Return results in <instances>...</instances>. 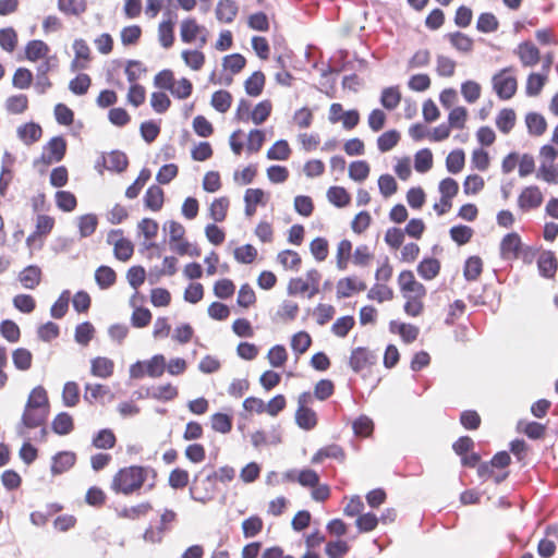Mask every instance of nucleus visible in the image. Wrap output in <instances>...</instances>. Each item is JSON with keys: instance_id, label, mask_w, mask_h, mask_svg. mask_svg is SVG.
Instances as JSON below:
<instances>
[{"instance_id": "1", "label": "nucleus", "mask_w": 558, "mask_h": 558, "mask_svg": "<svg viewBox=\"0 0 558 558\" xmlns=\"http://www.w3.org/2000/svg\"><path fill=\"white\" fill-rule=\"evenodd\" d=\"M147 475V469L132 465L121 469L113 477L112 489L117 493L130 495L140 489Z\"/></svg>"}, {"instance_id": "2", "label": "nucleus", "mask_w": 558, "mask_h": 558, "mask_svg": "<svg viewBox=\"0 0 558 558\" xmlns=\"http://www.w3.org/2000/svg\"><path fill=\"white\" fill-rule=\"evenodd\" d=\"M216 492V474H208L202 477V473L195 475L193 485L190 487L191 498L195 501L206 504L211 500Z\"/></svg>"}, {"instance_id": "3", "label": "nucleus", "mask_w": 558, "mask_h": 558, "mask_svg": "<svg viewBox=\"0 0 558 558\" xmlns=\"http://www.w3.org/2000/svg\"><path fill=\"white\" fill-rule=\"evenodd\" d=\"M48 415L49 412L47 411L25 405L21 421L16 425V434L24 439H28L27 429L44 426Z\"/></svg>"}, {"instance_id": "4", "label": "nucleus", "mask_w": 558, "mask_h": 558, "mask_svg": "<svg viewBox=\"0 0 558 558\" xmlns=\"http://www.w3.org/2000/svg\"><path fill=\"white\" fill-rule=\"evenodd\" d=\"M511 68H505L496 73L493 78V88L500 99L507 100L514 96L517 92V80L509 75Z\"/></svg>"}, {"instance_id": "5", "label": "nucleus", "mask_w": 558, "mask_h": 558, "mask_svg": "<svg viewBox=\"0 0 558 558\" xmlns=\"http://www.w3.org/2000/svg\"><path fill=\"white\" fill-rule=\"evenodd\" d=\"M66 151V142L61 136L52 137L44 147L43 154L38 160L34 162L35 166L43 163L49 166L59 162L63 159Z\"/></svg>"}, {"instance_id": "6", "label": "nucleus", "mask_w": 558, "mask_h": 558, "mask_svg": "<svg viewBox=\"0 0 558 558\" xmlns=\"http://www.w3.org/2000/svg\"><path fill=\"white\" fill-rule=\"evenodd\" d=\"M107 243L113 245V253L117 259L126 262L134 252V246L131 241L123 238L121 229L111 230L107 235Z\"/></svg>"}, {"instance_id": "7", "label": "nucleus", "mask_w": 558, "mask_h": 558, "mask_svg": "<svg viewBox=\"0 0 558 558\" xmlns=\"http://www.w3.org/2000/svg\"><path fill=\"white\" fill-rule=\"evenodd\" d=\"M377 355L363 347H359L352 350L349 365L354 373H360L364 368H367L376 363Z\"/></svg>"}, {"instance_id": "8", "label": "nucleus", "mask_w": 558, "mask_h": 558, "mask_svg": "<svg viewBox=\"0 0 558 558\" xmlns=\"http://www.w3.org/2000/svg\"><path fill=\"white\" fill-rule=\"evenodd\" d=\"M398 283L403 296H425V287L415 280L411 270H403L398 277Z\"/></svg>"}, {"instance_id": "9", "label": "nucleus", "mask_w": 558, "mask_h": 558, "mask_svg": "<svg viewBox=\"0 0 558 558\" xmlns=\"http://www.w3.org/2000/svg\"><path fill=\"white\" fill-rule=\"evenodd\" d=\"M438 189L441 194L440 202L444 204V208L438 209L439 204H435L434 209L438 215H444L451 207V199L458 194L459 185L454 179L446 178L440 181Z\"/></svg>"}, {"instance_id": "10", "label": "nucleus", "mask_w": 558, "mask_h": 558, "mask_svg": "<svg viewBox=\"0 0 558 558\" xmlns=\"http://www.w3.org/2000/svg\"><path fill=\"white\" fill-rule=\"evenodd\" d=\"M544 196L536 185H530L522 190L518 197V206L523 211L538 208L543 203Z\"/></svg>"}, {"instance_id": "11", "label": "nucleus", "mask_w": 558, "mask_h": 558, "mask_svg": "<svg viewBox=\"0 0 558 558\" xmlns=\"http://www.w3.org/2000/svg\"><path fill=\"white\" fill-rule=\"evenodd\" d=\"M515 54L525 68H531L539 62L541 54L538 48L531 41H523L518 45Z\"/></svg>"}, {"instance_id": "12", "label": "nucleus", "mask_w": 558, "mask_h": 558, "mask_svg": "<svg viewBox=\"0 0 558 558\" xmlns=\"http://www.w3.org/2000/svg\"><path fill=\"white\" fill-rule=\"evenodd\" d=\"M521 248V239L518 233L512 232L505 235L500 243V256L504 259L517 258Z\"/></svg>"}, {"instance_id": "13", "label": "nucleus", "mask_w": 558, "mask_h": 558, "mask_svg": "<svg viewBox=\"0 0 558 558\" xmlns=\"http://www.w3.org/2000/svg\"><path fill=\"white\" fill-rule=\"evenodd\" d=\"M76 461V456L72 451H60L52 457L51 473L59 475L70 470Z\"/></svg>"}, {"instance_id": "14", "label": "nucleus", "mask_w": 558, "mask_h": 558, "mask_svg": "<svg viewBox=\"0 0 558 558\" xmlns=\"http://www.w3.org/2000/svg\"><path fill=\"white\" fill-rule=\"evenodd\" d=\"M366 284L356 278L347 277L340 279L337 283V296L339 299L349 298L353 292L364 291Z\"/></svg>"}, {"instance_id": "15", "label": "nucleus", "mask_w": 558, "mask_h": 558, "mask_svg": "<svg viewBox=\"0 0 558 558\" xmlns=\"http://www.w3.org/2000/svg\"><path fill=\"white\" fill-rule=\"evenodd\" d=\"M17 137L25 144L32 145L37 142L43 134L41 126L37 123L29 122L20 125L16 130Z\"/></svg>"}, {"instance_id": "16", "label": "nucleus", "mask_w": 558, "mask_h": 558, "mask_svg": "<svg viewBox=\"0 0 558 558\" xmlns=\"http://www.w3.org/2000/svg\"><path fill=\"white\" fill-rule=\"evenodd\" d=\"M102 159L107 170L119 173L123 172L129 165L126 155L120 150H113L107 156H104Z\"/></svg>"}, {"instance_id": "17", "label": "nucleus", "mask_w": 558, "mask_h": 558, "mask_svg": "<svg viewBox=\"0 0 558 558\" xmlns=\"http://www.w3.org/2000/svg\"><path fill=\"white\" fill-rule=\"evenodd\" d=\"M239 12V7L234 0H220L216 8V17L220 22L231 23Z\"/></svg>"}, {"instance_id": "18", "label": "nucleus", "mask_w": 558, "mask_h": 558, "mask_svg": "<svg viewBox=\"0 0 558 558\" xmlns=\"http://www.w3.org/2000/svg\"><path fill=\"white\" fill-rule=\"evenodd\" d=\"M145 396L158 401H170L178 396V389L171 384H165L147 388Z\"/></svg>"}, {"instance_id": "19", "label": "nucleus", "mask_w": 558, "mask_h": 558, "mask_svg": "<svg viewBox=\"0 0 558 558\" xmlns=\"http://www.w3.org/2000/svg\"><path fill=\"white\" fill-rule=\"evenodd\" d=\"M539 274L545 278H551L557 270V259L551 251L541 253L537 259Z\"/></svg>"}, {"instance_id": "20", "label": "nucleus", "mask_w": 558, "mask_h": 558, "mask_svg": "<svg viewBox=\"0 0 558 558\" xmlns=\"http://www.w3.org/2000/svg\"><path fill=\"white\" fill-rule=\"evenodd\" d=\"M203 32L205 28L198 25L194 19H185L181 22L180 36L183 43H193Z\"/></svg>"}, {"instance_id": "21", "label": "nucleus", "mask_w": 558, "mask_h": 558, "mask_svg": "<svg viewBox=\"0 0 558 558\" xmlns=\"http://www.w3.org/2000/svg\"><path fill=\"white\" fill-rule=\"evenodd\" d=\"M527 132L533 136H542L547 129V122L544 116L537 112H529L525 116Z\"/></svg>"}, {"instance_id": "22", "label": "nucleus", "mask_w": 558, "mask_h": 558, "mask_svg": "<svg viewBox=\"0 0 558 558\" xmlns=\"http://www.w3.org/2000/svg\"><path fill=\"white\" fill-rule=\"evenodd\" d=\"M25 405L49 412V400L46 389L43 386L35 387L28 395Z\"/></svg>"}, {"instance_id": "23", "label": "nucleus", "mask_w": 558, "mask_h": 558, "mask_svg": "<svg viewBox=\"0 0 558 558\" xmlns=\"http://www.w3.org/2000/svg\"><path fill=\"white\" fill-rule=\"evenodd\" d=\"M295 423L304 430H312L317 425V414L311 408L296 409Z\"/></svg>"}, {"instance_id": "24", "label": "nucleus", "mask_w": 558, "mask_h": 558, "mask_svg": "<svg viewBox=\"0 0 558 558\" xmlns=\"http://www.w3.org/2000/svg\"><path fill=\"white\" fill-rule=\"evenodd\" d=\"M440 271V262L433 257L424 258L417 265V274L424 280H432L438 276Z\"/></svg>"}, {"instance_id": "25", "label": "nucleus", "mask_w": 558, "mask_h": 558, "mask_svg": "<svg viewBox=\"0 0 558 558\" xmlns=\"http://www.w3.org/2000/svg\"><path fill=\"white\" fill-rule=\"evenodd\" d=\"M325 459H336L339 461L344 460L343 449L336 444L320 448L312 458V463H320Z\"/></svg>"}, {"instance_id": "26", "label": "nucleus", "mask_w": 558, "mask_h": 558, "mask_svg": "<svg viewBox=\"0 0 558 558\" xmlns=\"http://www.w3.org/2000/svg\"><path fill=\"white\" fill-rule=\"evenodd\" d=\"M144 204L153 211H158L163 205V191L158 185H151L147 189L144 196Z\"/></svg>"}, {"instance_id": "27", "label": "nucleus", "mask_w": 558, "mask_h": 558, "mask_svg": "<svg viewBox=\"0 0 558 558\" xmlns=\"http://www.w3.org/2000/svg\"><path fill=\"white\" fill-rule=\"evenodd\" d=\"M40 277H41L40 268L37 266H34V265H31L21 271L19 279L24 288L33 290L39 284Z\"/></svg>"}, {"instance_id": "28", "label": "nucleus", "mask_w": 558, "mask_h": 558, "mask_svg": "<svg viewBox=\"0 0 558 558\" xmlns=\"http://www.w3.org/2000/svg\"><path fill=\"white\" fill-rule=\"evenodd\" d=\"M58 9L65 15L80 16L86 9V0H58Z\"/></svg>"}, {"instance_id": "29", "label": "nucleus", "mask_w": 558, "mask_h": 558, "mask_svg": "<svg viewBox=\"0 0 558 558\" xmlns=\"http://www.w3.org/2000/svg\"><path fill=\"white\" fill-rule=\"evenodd\" d=\"M49 52L48 45L39 39L31 40L25 47V56L29 61L45 58Z\"/></svg>"}, {"instance_id": "30", "label": "nucleus", "mask_w": 558, "mask_h": 558, "mask_svg": "<svg viewBox=\"0 0 558 558\" xmlns=\"http://www.w3.org/2000/svg\"><path fill=\"white\" fill-rule=\"evenodd\" d=\"M114 364L108 357H96L92 360L90 372L94 376L107 378L112 375Z\"/></svg>"}, {"instance_id": "31", "label": "nucleus", "mask_w": 558, "mask_h": 558, "mask_svg": "<svg viewBox=\"0 0 558 558\" xmlns=\"http://www.w3.org/2000/svg\"><path fill=\"white\" fill-rule=\"evenodd\" d=\"M401 101L398 86L386 87L381 92L380 104L387 110L396 109Z\"/></svg>"}, {"instance_id": "32", "label": "nucleus", "mask_w": 558, "mask_h": 558, "mask_svg": "<svg viewBox=\"0 0 558 558\" xmlns=\"http://www.w3.org/2000/svg\"><path fill=\"white\" fill-rule=\"evenodd\" d=\"M144 362L147 376L158 378L163 375L166 371V357L162 354H155L151 359Z\"/></svg>"}, {"instance_id": "33", "label": "nucleus", "mask_w": 558, "mask_h": 558, "mask_svg": "<svg viewBox=\"0 0 558 558\" xmlns=\"http://www.w3.org/2000/svg\"><path fill=\"white\" fill-rule=\"evenodd\" d=\"M547 82L546 73H531L526 80L525 93L527 96L535 97L539 95Z\"/></svg>"}, {"instance_id": "34", "label": "nucleus", "mask_w": 558, "mask_h": 558, "mask_svg": "<svg viewBox=\"0 0 558 558\" xmlns=\"http://www.w3.org/2000/svg\"><path fill=\"white\" fill-rule=\"evenodd\" d=\"M265 85V75L260 71L254 72L244 83L247 95L257 97L262 94Z\"/></svg>"}, {"instance_id": "35", "label": "nucleus", "mask_w": 558, "mask_h": 558, "mask_svg": "<svg viewBox=\"0 0 558 558\" xmlns=\"http://www.w3.org/2000/svg\"><path fill=\"white\" fill-rule=\"evenodd\" d=\"M95 280L100 289H108L117 280L116 271L109 266H100L95 271Z\"/></svg>"}, {"instance_id": "36", "label": "nucleus", "mask_w": 558, "mask_h": 558, "mask_svg": "<svg viewBox=\"0 0 558 558\" xmlns=\"http://www.w3.org/2000/svg\"><path fill=\"white\" fill-rule=\"evenodd\" d=\"M52 430L58 435H68L73 430V420L66 412L59 413L52 421Z\"/></svg>"}, {"instance_id": "37", "label": "nucleus", "mask_w": 558, "mask_h": 558, "mask_svg": "<svg viewBox=\"0 0 558 558\" xmlns=\"http://www.w3.org/2000/svg\"><path fill=\"white\" fill-rule=\"evenodd\" d=\"M465 163V155L462 149H454L446 158V168L448 172L457 174L462 171Z\"/></svg>"}, {"instance_id": "38", "label": "nucleus", "mask_w": 558, "mask_h": 558, "mask_svg": "<svg viewBox=\"0 0 558 558\" xmlns=\"http://www.w3.org/2000/svg\"><path fill=\"white\" fill-rule=\"evenodd\" d=\"M450 44L461 52H470L473 49V39L461 32H454L447 35Z\"/></svg>"}, {"instance_id": "39", "label": "nucleus", "mask_w": 558, "mask_h": 558, "mask_svg": "<svg viewBox=\"0 0 558 558\" xmlns=\"http://www.w3.org/2000/svg\"><path fill=\"white\" fill-rule=\"evenodd\" d=\"M514 123L515 112L512 109H502L496 118V125L504 134H508L513 129Z\"/></svg>"}, {"instance_id": "40", "label": "nucleus", "mask_w": 558, "mask_h": 558, "mask_svg": "<svg viewBox=\"0 0 558 558\" xmlns=\"http://www.w3.org/2000/svg\"><path fill=\"white\" fill-rule=\"evenodd\" d=\"M4 107L12 114H21L28 107L27 96L23 94L10 96L7 98Z\"/></svg>"}, {"instance_id": "41", "label": "nucleus", "mask_w": 558, "mask_h": 558, "mask_svg": "<svg viewBox=\"0 0 558 558\" xmlns=\"http://www.w3.org/2000/svg\"><path fill=\"white\" fill-rule=\"evenodd\" d=\"M499 22L497 17L489 12H485L480 14L477 22H476V29L481 33L487 34V33H494L498 29Z\"/></svg>"}, {"instance_id": "42", "label": "nucleus", "mask_w": 558, "mask_h": 558, "mask_svg": "<svg viewBox=\"0 0 558 558\" xmlns=\"http://www.w3.org/2000/svg\"><path fill=\"white\" fill-rule=\"evenodd\" d=\"M98 219L94 214H86L78 218L77 227L81 238H87L92 235L97 228Z\"/></svg>"}, {"instance_id": "43", "label": "nucleus", "mask_w": 558, "mask_h": 558, "mask_svg": "<svg viewBox=\"0 0 558 558\" xmlns=\"http://www.w3.org/2000/svg\"><path fill=\"white\" fill-rule=\"evenodd\" d=\"M291 154L290 146L286 140L277 141L267 151L270 160H287Z\"/></svg>"}, {"instance_id": "44", "label": "nucleus", "mask_w": 558, "mask_h": 558, "mask_svg": "<svg viewBox=\"0 0 558 558\" xmlns=\"http://www.w3.org/2000/svg\"><path fill=\"white\" fill-rule=\"evenodd\" d=\"M32 360L33 355L27 349L19 348L12 353L13 364L19 371H28L32 366Z\"/></svg>"}, {"instance_id": "45", "label": "nucleus", "mask_w": 558, "mask_h": 558, "mask_svg": "<svg viewBox=\"0 0 558 558\" xmlns=\"http://www.w3.org/2000/svg\"><path fill=\"white\" fill-rule=\"evenodd\" d=\"M229 199L227 197L216 198L209 207V216L216 222H221L227 216Z\"/></svg>"}, {"instance_id": "46", "label": "nucleus", "mask_w": 558, "mask_h": 558, "mask_svg": "<svg viewBox=\"0 0 558 558\" xmlns=\"http://www.w3.org/2000/svg\"><path fill=\"white\" fill-rule=\"evenodd\" d=\"M150 170L147 168H144L141 170L137 179L131 184L126 191L125 196L130 199L136 198L143 189V186L147 183V181L150 179Z\"/></svg>"}, {"instance_id": "47", "label": "nucleus", "mask_w": 558, "mask_h": 558, "mask_svg": "<svg viewBox=\"0 0 558 558\" xmlns=\"http://www.w3.org/2000/svg\"><path fill=\"white\" fill-rule=\"evenodd\" d=\"M211 106L219 112H227L232 104V96L227 90L215 92L211 96Z\"/></svg>"}, {"instance_id": "48", "label": "nucleus", "mask_w": 558, "mask_h": 558, "mask_svg": "<svg viewBox=\"0 0 558 558\" xmlns=\"http://www.w3.org/2000/svg\"><path fill=\"white\" fill-rule=\"evenodd\" d=\"M433 166V154L428 148L418 150L414 156V168L420 173L427 172Z\"/></svg>"}, {"instance_id": "49", "label": "nucleus", "mask_w": 558, "mask_h": 558, "mask_svg": "<svg viewBox=\"0 0 558 558\" xmlns=\"http://www.w3.org/2000/svg\"><path fill=\"white\" fill-rule=\"evenodd\" d=\"M151 510L149 502H143L133 507H125L119 511L120 518L136 520L141 517L146 515Z\"/></svg>"}, {"instance_id": "50", "label": "nucleus", "mask_w": 558, "mask_h": 558, "mask_svg": "<svg viewBox=\"0 0 558 558\" xmlns=\"http://www.w3.org/2000/svg\"><path fill=\"white\" fill-rule=\"evenodd\" d=\"M93 445L98 449H111L116 445V436L111 429H101L93 438Z\"/></svg>"}, {"instance_id": "51", "label": "nucleus", "mask_w": 558, "mask_h": 558, "mask_svg": "<svg viewBox=\"0 0 558 558\" xmlns=\"http://www.w3.org/2000/svg\"><path fill=\"white\" fill-rule=\"evenodd\" d=\"M57 206L66 213L73 211L77 205L76 197L69 191H58L56 193Z\"/></svg>"}, {"instance_id": "52", "label": "nucleus", "mask_w": 558, "mask_h": 558, "mask_svg": "<svg viewBox=\"0 0 558 558\" xmlns=\"http://www.w3.org/2000/svg\"><path fill=\"white\" fill-rule=\"evenodd\" d=\"M158 38L163 48H169L173 45V22L171 19L159 24Z\"/></svg>"}, {"instance_id": "53", "label": "nucleus", "mask_w": 558, "mask_h": 558, "mask_svg": "<svg viewBox=\"0 0 558 558\" xmlns=\"http://www.w3.org/2000/svg\"><path fill=\"white\" fill-rule=\"evenodd\" d=\"M400 135L396 130L383 133L377 138V147L381 153L391 150L399 142Z\"/></svg>"}, {"instance_id": "54", "label": "nucleus", "mask_w": 558, "mask_h": 558, "mask_svg": "<svg viewBox=\"0 0 558 558\" xmlns=\"http://www.w3.org/2000/svg\"><path fill=\"white\" fill-rule=\"evenodd\" d=\"M367 298L381 303L391 300L393 298V291L386 284L376 283L368 290Z\"/></svg>"}, {"instance_id": "55", "label": "nucleus", "mask_w": 558, "mask_h": 558, "mask_svg": "<svg viewBox=\"0 0 558 558\" xmlns=\"http://www.w3.org/2000/svg\"><path fill=\"white\" fill-rule=\"evenodd\" d=\"M210 424L215 432L227 434L232 428V418L228 414L215 413L210 417Z\"/></svg>"}, {"instance_id": "56", "label": "nucleus", "mask_w": 558, "mask_h": 558, "mask_svg": "<svg viewBox=\"0 0 558 558\" xmlns=\"http://www.w3.org/2000/svg\"><path fill=\"white\" fill-rule=\"evenodd\" d=\"M33 82V73L26 68H19L12 77V85L19 89H27Z\"/></svg>"}, {"instance_id": "57", "label": "nucleus", "mask_w": 558, "mask_h": 558, "mask_svg": "<svg viewBox=\"0 0 558 558\" xmlns=\"http://www.w3.org/2000/svg\"><path fill=\"white\" fill-rule=\"evenodd\" d=\"M328 201L337 207H343L349 204L350 195L341 186H331L327 191Z\"/></svg>"}, {"instance_id": "58", "label": "nucleus", "mask_w": 558, "mask_h": 558, "mask_svg": "<svg viewBox=\"0 0 558 558\" xmlns=\"http://www.w3.org/2000/svg\"><path fill=\"white\" fill-rule=\"evenodd\" d=\"M369 174V166L364 160L353 161L349 166V177L356 181L362 182L366 180Z\"/></svg>"}, {"instance_id": "59", "label": "nucleus", "mask_w": 558, "mask_h": 558, "mask_svg": "<svg viewBox=\"0 0 558 558\" xmlns=\"http://www.w3.org/2000/svg\"><path fill=\"white\" fill-rule=\"evenodd\" d=\"M483 268L482 259L477 256H471L464 265V277L468 281L476 280Z\"/></svg>"}, {"instance_id": "60", "label": "nucleus", "mask_w": 558, "mask_h": 558, "mask_svg": "<svg viewBox=\"0 0 558 558\" xmlns=\"http://www.w3.org/2000/svg\"><path fill=\"white\" fill-rule=\"evenodd\" d=\"M0 333L11 343L17 342L21 336L19 326L11 319H4L0 324Z\"/></svg>"}, {"instance_id": "61", "label": "nucleus", "mask_w": 558, "mask_h": 558, "mask_svg": "<svg viewBox=\"0 0 558 558\" xmlns=\"http://www.w3.org/2000/svg\"><path fill=\"white\" fill-rule=\"evenodd\" d=\"M17 44V34L12 27L1 28L0 29V47L8 51L12 52L16 48Z\"/></svg>"}, {"instance_id": "62", "label": "nucleus", "mask_w": 558, "mask_h": 558, "mask_svg": "<svg viewBox=\"0 0 558 558\" xmlns=\"http://www.w3.org/2000/svg\"><path fill=\"white\" fill-rule=\"evenodd\" d=\"M352 428L356 436L368 437L373 433L374 423L368 416L361 415L353 422Z\"/></svg>"}, {"instance_id": "63", "label": "nucleus", "mask_w": 558, "mask_h": 558, "mask_svg": "<svg viewBox=\"0 0 558 558\" xmlns=\"http://www.w3.org/2000/svg\"><path fill=\"white\" fill-rule=\"evenodd\" d=\"M271 112V102L269 100H263L255 106L251 113V120L259 125L265 122Z\"/></svg>"}, {"instance_id": "64", "label": "nucleus", "mask_w": 558, "mask_h": 558, "mask_svg": "<svg viewBox=\"0 0 558 558\" xmlns=\"http://www.w3.org/2000/svg\"><path fill=\"white\" fill-rule=\"evenodd\" d=\"M536 178L542 179V180L546 181L547 183L557 184L558 183V163L556 166H554L551 163L547 165L546 162H543L538 168Z\"/></svg>"}]
</instances>
